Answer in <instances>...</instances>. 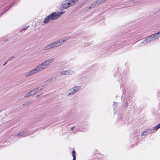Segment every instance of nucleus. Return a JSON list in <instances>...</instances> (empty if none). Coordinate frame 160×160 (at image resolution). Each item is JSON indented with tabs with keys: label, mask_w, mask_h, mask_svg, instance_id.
<instances>
[{
	"label": "nucleus",
	"mask_w": 160,
	"mask_h": 160,
	"mask_svg": "<svg viewBox=\"0 0 160 160\" xmlns=\"http://www.w3.org/2000/svg\"><path fill=\"white\" fill-rule=\"evenodd\" d=\"M59 16H58L56 14L55 12H53L45 18L43 21V23H47L50 20H56L59 17Z\"/></svg>",
	"instance_id": "f257e3e1"
},
{
	"label": "nucleus",
	"mask_w": 160,
	"mask_h": 160,
	"mask_svg": "<svg viewBox=\"0 0 160 160\" xmlns=\"http://www.w3.org/2000/svg\"><path fill=\"white\" fill-rule=\"evenodd\" d=\"M54 60V58H51L46 60L41 63L44 69L46 68L48 66H50Z\"/></svg>",
	"instance_id": "f03ea898"
},
{
	"label": "nucleus",
	"mask_w": 160,
	"mask_h": 160,
	"mask_svg": "<svg viewBox=\"0 0 160 160\" xmlns=\"http://www.w3.org/2000/svg\"><path fill=\"white\" fill-rule=\"evenodd\" d=\"M44 68L42 67V65L41 64L30 71L32 74L40 71H41Z\"/></svg>",
	"instance_id": "7ed1b4c3"
},
{
	"label": "nucleus",
	"mask_w": 160,
	"mask_h": 160,
	"mask_svg": "<svg viewBox=\"0 0 160 160\" xmlns=\"http://www.w3.org/2000/svg\"><path fill=\"white\" fill-rule=\"evenodd\" d=\"M29 132L28 130H25L23 132L18 133L17 136L19 137H24L27 135Z\"/></svg>",
	"instance_id": "20e7f679"
},
{
	"label": "nucleus",
	"mask_w": 160,
	"mask_h": 160,
	"mask_svg": "<svg viewBox=\"0 0 160 160\" xmlns=\"http://www.w3.org/2000/svg\"><path fill=\"white\" fill-rule=\"evenodd\" d=\"M73 72L71 71L66 70L64 71H61L60 72V73L61 75H68L69 74H71L73 73Z\"/></svg>",
	"instance_id": "39448f33"
},
{
	"label": "nucleus",
	"mask_w": 160,
	"mask_h": 160,
	"mask_svg": "<svg viewBox=\"0 0 160 160\" xmlns=\"http://www.w3.org/2000/svg\"><path fill=\"white\" fill-rule=\"evenodd\" d=\"M39 88V87L37 88H36L33 89V90H32L31 91L29 92L30 95H33L38 93V91Z\"/></svg>",
	"instance_id": "423d86ee"
},
{
	"label": "nucleus",
	"mask_w": 160,
	"mask_h": 160,
	"mask_svg": "<svg viewBox=\"0 0 160 160\" xmlns=\"http://www.w3.org/2000/svg\"><path fill=\"white\" fill-rule=\"evenodd\" d=\"M153 38L155 39L154 36L153 34H152L147 37L145 40V41H146V42H149L151 41L152 39Z\"/></svg>",
	"instance_id": "0eeeda50"
},
{
	"label": "nucleus",
	"mask_w": 160,
	"mask_h": 160,
	"mask_svg": "<svg viewBox=\"0 0 160 160\" xmlns=\"http://www.w3.org/2000/svg\"><path fill=\"white\" fill-rule=\"evenodd\" d=\"M68 39V38H62L61 39L59 40H58V41H59V43L60 44V45L62 44H63L65 41H67Z\"/></svg>",
	"instance_id": "6e6552de"
},
{
	"label": "nucleus",
	"mask_w": 160,
	"mask_h": 160,
	"mask_svg": "<svg viewBox=\"0 0 160 160\" xmlns=\"http://www.w3.org/2000/svg\"><path fill=\"white\" fill-rule=\"evenodd\" d=\"M53 48V47L52 46V44L51 43L50 44L44 47L43 48V50H46L50 49L52 48Z\"/></svg>",
	"instance_id": "1a4fd4ad"
},
{
	"label": "nucleus",
	"mask_w": 160,
	"mask_h": 160,
	"mask_svg": "<svg viewBox=\"0 0 160 160\" xmlns=\"http://www.w3.org/2000/svg\"><path fill=\"white\" fill-rule=\"evenodd\" d=\"M59 41H58V40H57L51 44L52 45V46L53 48L55 47H56L60 46V45L59 43Z\"/></svg>",
	"instance_id": "9d476101"
},
{
	"label": "nucleus",
	"mask_w": 160,
	"mask_h": 160,
	"mask_svg": "<svg viewBox=\"0 0 160 160\" xmlns=\"http://www.w3.org/2000/svg\"><path fill=\"white\" fill-rule=\"evenodd\" d=\"M68 8V6L67 3H63L62 4V6L60 7L59 9L60 10H62Z\"/></svg>",
	"instance_id": "9b49d317"
},
{
	"label": "nucleus",
	"mask_w": 160,
	"mask_h": 160,
	"mask_svg": "<svg viewBox=\"0 0 160 160\" xmlns=\"http://www.w3.org/2000/svg\"><path fill=\"white\" fill-rule=\"evenodd\" d=\"M81 88V87L80 86H77L73 88H72L73 91H74L75 93L77 92L78 91L79 89H80Z\"/></svg>",
	"instance_id": "f8f14e48"
},
{
	"label": "nucleus",
	"mask_w": 160,
	"mask_h": 160,
	"mask_svg": "<svg viewBox=\"0 0 160 160\" xmlns=\"http://www.w3.org/2000/svg\"><path fill=\"white\" fill-rule=\"evenodd\" d=\"M74 93H75L74 91H73L72 89L68 92L67 94V96H68L70 95L73 94Z\"/></svg>",
	"instance_id": "ddd939ff"
},
{
	"label": "nucleus",
	"mask_w": 160,
	"mask_h": 160,
	"mask_svg": "<svg viewBox=\"0 0 160 160\" xmlns=\"http://www.w3.org/2000/svg\"><path fill=\"white\" fill-rule=\"evenodd\" d=\"M155 38V39L157 38L158 37H160V31L157 33H156L153 34Z\"/></svg>",
	"instance_id": "4468645a"
},
{
	"label": "nucleus",
	"mask_w": 160,
	"mask_h": 160,
	"mask_svg": "<svg viewBox=\"0 0 160 160\" xmlns=\"http://www.w3.org/2000/svg\"><path fill=\"white\" fill-rule=\"evenodd\" d=\"M160 128V123L153 128L152 130H157Z\"/></svg>",
	"instance_id": "2eb2a0df"
},
{
	"label": "nucleus",
	"mask_w": 160,
	"mask_h": 160,
	"mask_svg": "<svg viewBox=\"0 0 160 160\" xmlns=\"http://www.w3.org/2000/svg\"><path fill=\"white\" fill-rule=\"evenodd\" d=\"M66 3L67 4V5L68 6V8L70 6H72L74 4V3H72V2H70V0H69L68 2H67Z\"/></svg>",
	"instance_id": "dca6fc26"
},
{
	"label": "nucleus",
	"mask_w": 160,
	"mask_h": 160,
	"mask_svg": "<svg viewBox=\"0 0 160 160\" xmlns=\"http://www.w3.org/2000/svg\"><path fill=\"white\" fill-rule=\"evenodd\" d=\"M76 153L75 151L74 150H73L72 152V155L73 157V160H76V157L75 155Z\"/></svg>",
	"instance_id": "f3484780"
},
{
	"label": "nucleus",
	"mask_w": 160,
	"mask_h": 160,
	"mask_svg": "<svg viewBox=\"0 0 160 160\" xmlns=\"http://www.w3.org/2000/svg\"><path fill=\"white\" fill-rule=\"evenodd\" d=\"M148 133V132L147 131H145L143 132H142L141 133V136H145L147 135Z\"/></svg>",
	"instance_id": "a211bd4d"
},
{
	"label": "nucleus",
	"mask_w": 160,
	"mask_h": 160,
	"mask_svg": "<svg viewBox=\"0 0 160 160\" xmlns=\"http://www.w3.org/2000/svg\"><path fill=\"white\" fill-rule=\"evenodd\" d=\"M103 2V1L102 0H98L96 1V3H97V4L98 5L102 3Z\"/></svg>",
	"instance_id": "6ab92c4d"
},
{
	"label": "nucleus",
	"mask_w": 160,
	"mask_h": 160,
	"mask_svg": "<svg viewBox=\"0 0 160 160\" xmlns=\"http://www.w3.org/2000/svg\"><path fill=\"white\" fill-rule=\"evenodd\" d=\"M64 12H58V13H56V14L57 15H58V16H59V17H60V16H61V14H63L64 13Z\"/></svg>",
	"instance_id": "aec40b11"
},
{
	"label": "nucleus",
	"mask_w": 160,
	"mask_h": 160,
	"mask_svg": "<svg viewBox=\"0 0 160 160\" xmlns=\"http://www.w3.org/2000/svg\"><path fill=\"white\" fill-rule=\"evenodd\" d=\"M97 5H98L97 4V3H96V2H94L92 4L91 6L92 7V8H93L95 7Z\"/></svg>",
	"instance_id": "412c9836"
},
{
	"label": "nucleus",
	"mask_w": 160,
	"mask_h": 160,
	"mask_svg": "<svg viewBox=\"0 0 160 160\" xmlns=\"http://www.w3.org/2000/svg\"><path fill=\"white\" fill-rule=\"evenodd\" d=\"M32 74V73L31 72V71L30 72L26 73L25 74V77H27L30 75Z\"/></svg>",
	"instance_id": "4be33fe9"
},
{
	"label": "nucleus",
	"mask_w": 160,
	"mask_h": 160,
	"mask_svg": "<svg viewBox=\"0 0 160 160\" xmlns=\"http://www.w3.org/2000/svg\"><path fill=\"white\" fill-rule=\"evenodd\" d=\"M79 0H70V2L72 3H75L77 2Z\"/></svg>",
	"instance_id": "5701e85b"
},
{
	"label": "nucleus",
	"mask_w": 160,
	"mask_h": 160,
	"mask_svg": "<svg viewBox=\"0 0 160 160\" xmlns=\"http://www.w3.org/2000/svg\"><path fill=\"white\" fill-rule=\"evenodd\" d=\"M15 58V57L13 56H12L11 57H10V58H9L8 59V61H11L12 60V59H14Z\"/></svg>",
	"instance_id": "b1692460"
},
{
	"label": "nucleus",
	"mask_w": 160,
	"mask_h": 160,
	"mask_svg": "<svg viewBox=\"0 0 160 160\" xmlns=\"http://www.w3.org/2000/svg\"><path fill=\"white\" fill-rule=\"evenodd\" d=\"M140 0H132V2L133 3H135V2H139Z\"/></svg>",
	"instance_id": "393cba45"
},
{
	"label": "nucleus",
	"mask_w": 160,
	"mask_h": 160,
	"mask_svg": "<svg viewBox=\"0 0 160 160\" xmlns=\"http://www.w3.org/2000/svg\"><path fill=\"white\" fill-rule=\"evenodd\" d=\"M30 95L29 92H28L24 96L25 97H28Z\"/></svg>",
	"instance_id": "a878e982"
},
{
	"label": "nucleus",
	"mask_w": 160,
	"mask_h": 160,
	"mask_svg": "<svg viewBox=\"0 0 160 160\" xmlns=\"http://www.w3.org/2000/svg\"><path fill=\"white\" fill-rule=\"evenodd\" d=\"M12 5H9V6H8V7H9V8H8V9H7L6 10H5V11L4 12H6V11H7V10H8L10 8L12 7Z\"/></svg>",
	"instance_id": "bb28decb"
},
{
	"label": "nucleus",
	"mask_w": 160,
	"mask_h": 160,
	"mask_svg": "<svg viewBox=\"0 0 160 160\" xmlns=\"http://www.w3.org/2000/svg\"><path fill=\"white\" fill-rule=\"evenodd\" d=\"M8 61H6L4 63V64L3 65V66H4L8 62Z\"/></svg>",
	"instance_id": "cd10ccee"
},
{
	"label": "nucleus",
	"mask_w": 160,
	"mask_h": 160,
	"mask_svg": "<svg viewBox=\"0 0 160 160\" xmlns=\"http://www.w3.org/2000/svg\"><path fill=\"white\" fill-rule=\"evenodd\" d=\"M128 102H127L125 104L124 107H127L128 106Z\"/></svg>",
	"instance_id": "c85d7f7f"
},
{
	"label": "nucleus",
	"mask_w": 160,
	"mask_h": 160,
	"mask_svg": "<svg viewBox=\"0 0 160 160\" xmlns=\"http://www.w3.org/2000/svg\"><path fill=\"white\" fill-rule=\"evenodd\" d=\"M28 28V27H26V28H22V29H23V30H26L27 28Z\"/></svg>",
	"instance_id": "c756f323"
},
{
	"label": "nucleus",
	"mask_w": 160,
	"mask_h": 160,
	"mask_svg": "<svg viewBox=\"0 0 160 160\" xmlns=\"http://www.w3.org/2000/svg\"><path fill=\"white\" fill-rule=\"evenodd\" d=\"M75 128V127L73 126V127H72L71 128V129L72 130H73Z\"/></svg>",
	"instance_id": "7c9ffc66"
},
{
	"label": "nucleus",
	"mask_w": 160,
	"mask_h": 160,
	"mask_svg": "<svg viewBox=\"0 0 160 160\" xmlns=\"http://www.w3.org/2000/svg\"><path fill=\"white\" fill-rule=\"evenodd\" d=\"M42 89V88H41L39 89V91L41 90Z\"/></svg>",
	"instance_id": "2f4dec72"
},
{
	"label": "nucleus",
	"mask_w": 160,
	"mask_h": 160,
	"mask_svg": "<svg viewBox=\"0 0 160 160\" xmlns=\"http://www.w3.org/2000/svg\"><path fill=\"white\" fill-rule=\"evenodd\" d=\"M92 8V7H90L89 8V9H91Z\"/></svg>",
	"instance_id": "473e14b6"
},
{
	"label": "nucleus",
	"mask_w": 160,
	"mask_h": 160,
	"mask_svg": "<svg viewBox=\"0 0 160 160\" xmlns=\"http://www.w3.org/2000/svg\"><path fill=\"white\" fill-rule=\"evenodd\" d=\"M116 103H116V102H114V103L113 104V105H114L115 104H116Z\"/></svg>",
	"instance_id": "72a5a7b5"
},
{
	"label": "nucleus",
	"mask_w": 160,
	"mask_h": 160,
	"mask_svg": "<svg viewBox=\"0 0 160 160\" xmlns=\"http://www.w3.org/2000/svg\"><path fill=\"white\" fill-rule=\"evenodd\" d=\"M130 6V5L128 6V7Z\"/></svg>",
	"instance_id": "f704fd0d"
},
{
	"label": "nucleus",
	"mask_w": 160,
	"mask_h": 160,
	"mask_svg": "<svg viewBox=\"0 0 160 160\" xmlns=\"http://www.w3.org/2000/svg\"><path fill=\"white\" fill-rule=\"evenodd\" d=\"M130 6V5L128 6V7Z\"/></svg>",
	"instance_id": "c9c22d12"
},
{
	"label": "nucleus",
	"mask_w": 160,
	"mask_h": 160,
	"mask_svg": "<svg viewBox=\"0 0 160 160\" xmlns=\"http://www.w3.org/2000/svg\"><path fill=\"white\" fill-rule=\"evenodd\" d=\"M130 6V5L128 6V7Z\"/></svg>",
	"instance_id": "e433bc0d"
},
{
	"label": "nucleus",
	"mask_w": 160,
	"mask_h": 160,
	"mask_svg": "<svg viewBox=\"0 0 160 160\" xmlns=\"http://www.w3.org/2000/svg\"><path fill=\"white\" fill-rule=\"evenodd\" d=\"M130 6V5L128 6V7Z\"/></svg>",
	"instance_id": "4c0bfd02"
},
{
	"label": "nucleus",
	"mask_w": 160,
	"mask_h": 160,
	"mask_svg": "<svg viewBox=\"0 0 160 160\" xmlns=\"http://www.w3.org/2000/svg\"><path fill=\"white\" fill-rule=\"evenodd\" d=\"M39 95H37V97H39Z\"/></svg>",
	"instance_id": "58836bf2"
},
{
	"label": "nucleus",
	"mask_w": 160,
	"mask_h": 160,
	"mask_svg": "<svg viewBox=\"0 0 160 160\" xmlns=\"http://www.w3.org/2000/svg\"><path fill=\"white\" fill-rule=\"evenodd\" d=\"M141 43H144V42H141Z\"/></svg>",
	"instance_id": "ea45409f"
}]
</instances>
